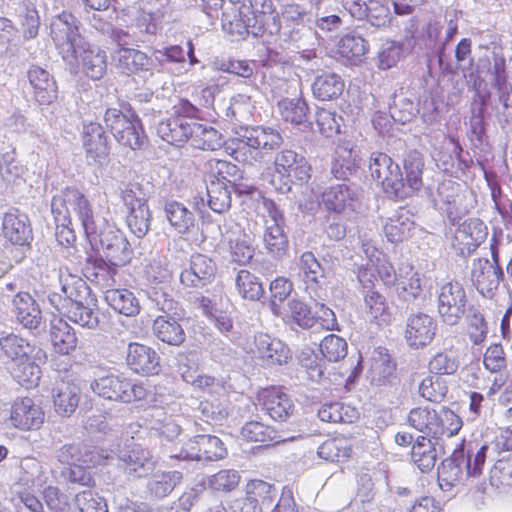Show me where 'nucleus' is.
<instances>
[{
	"label": "nucleus",
	"instance_id": "obj_18",
	"mask_svg": "<svg viewBox=\"0 0 512 512\" xmlns=\"http://www.w3.org/2000/svg\"><path fill=\"white\" fill-rule=\"evenodd\" d=\"M483 367L491 374H498L489 387L488 394L494 395L506 384L508 373V359L503 345L499 342L491 343L483 353Z\"/></svg>",
	"mask_w": 512,
	"mask_h": 512
},
{
	"label": "nucleus",
	"instance_id": "obj_27",
	"mask_svg": "<svg viewBox=\"0 0 512 512\" xmlns=\"http://www.w3.org/2000/svg\"><path fill=\"white\" fill-rule=\"evenodd\" d=\"M360 168V158L350 142L337 144L331 165V173L337 179H347Z\"/></svg>",
	"mask_w": 512,
	"mask_h": 512
},
{
	"label": "nucleus",
	"instance_id": "obj_29",
	"mask_svg": "<svg viewBox=\"0 0 512 512\" xmlns=\"http://www.w3.org/2000/svg\"><path fill=\"white\" fill-rule=\"evenodd\" d=\"M241 15L248 17V22L252 24V35L260 36L268 28L270 20H275L271 0H249V4H243L241 7Z\"/></svg>",
	"mask_w": 512,
	"mask_h": 512
},
{
	"label": "nucleus",
	"instance_id": "obj_45",
	"mask_svg": "<svg viewBox=\"0 0 512 512\" xmlns=\"http://www.w3.org/2000/svg\"><path fill=\"white\" fill-rule=\"evenodd\" d=\"M241 482V475L235 469H221L210 475L207 479V487L215 493H231L235 491Z\"/></svg>",
	"mask_w": 512,
	"mask_h": 512
},
{
	"label": "nucleus",
	"instance_id": "obj_59",
	"mask_svg": "<svg viewBox=\"0 0 512 512\" xmlns=\"http://www.w3.org/2000/svg\"><path fill=\"white\" fill-rule=\"evenodd\" d=\"M181 478L182 475L178 471L158 473L154 476V479L149 482L148 487L155 497L163 498L172 492Z\"/></svg>",
	"mask_w": 512,
	"mask_h": 512
},
{
	"label": "nucleus",
	"instance_id": "obj_48",
	"mask_svg": "<svg viewBox=\"0 0 512 512\" xmlns=\"http://www.w3.org/2000/svg\"><path fill=\"white\" fill-rule=\"evenodd\" d=\"M57 458L62 464L71 465L77 461L87 465V467H94L96 465L94 451L74 443L61 446L58 450Z\"/></svg>",
	"mask_w": 512,
	"mask_h": 512
},
{
	"label": "nucleus",
	"instance_id": "obj_22",
	"mask_svg": "<svg viewBox=\"0 0 512 512\" xmlns=\"http://www.w3.org/2000/svg\"><path fill=\"white\" fill-rule=\"evenodd\" d=\"M465 443L463 438L452 451L449 458L442 461L438 467V482L442 489L449 490L463 478V465L465 461Z\"/></svg>",
	"mask_w": 512,
	"mask_h": 512
},
{
	"label": "nucleus",
	"instance_id": "obj_24",
	"mask_svg": "<svg viewBox=\"0 0 512 512\" xmlns=\"http://www.w3.org/2000/svg\"><path fill=\"white\" fill-rule=\"evenodd\" d=\"M487 226L478 218L465 220L457 229L455 241L461 254H471L486 239Z\"/></svg>",
	"mask_w": 512,
	"mask_h": 512
},
{
	"label": "nucleus",
	"instance_id": "obj_26",
	"mask_svg": "<svg viewBox=\"0 0 512 512\" xmlns=\"http://www.w3.org/2000/svg\"><path fill=\"white\" fill-rule=\"evenodd\" d=\"M116 67L123 73L148 72L154 67V60L145 52L128 47H119L113 54Z\"/></svg>",
	"mask_w": 512,
	"mask_h": 512
},
{
	"label": "nucleus",
	"instance_id": "obj_17",
	"mask_svg": "<svg viewBox=\"0 0 512 512\" xmlns=\"http://www.w3.org/2000/svg\"><path fill=\"white\" fill-rule=\"evenodd\" d=\"M58 313L54 315L49 324V340L52 350L60 356L72 355L78 346L76 331Z\"/></svg>",
	"mask_w": 512,
	"mask_h": 512
},
{
	"label": "nucleus",
	"instance_id": "obj_40",
	"mask_svg": "<svg viewBox=\"0 0 512 512\" xmlns=\"http://www.w3.org/2000/svg\"><path fill=\"white\" fill-rule=\"evenodd\" d=\"M364 306L371 323L381 326L390 322V308L386 298L378 291L371 290L365 294Z\"/></svg>",
	"mask_w": 512,
	"mask_h": 512
},
{
	"label": "nucleus",
	"instance_id": "obj_41",
	"mask_svg": "<svg viewBox=\"0 0 512 512\" xmlns=\"http://www.w3.org/2000/svg\"><path fill=\"white\" fill-rule=\"evenodd\" d=\"M191 137L188 142L195 149L216 150L221 145V134L213 127L192 122Z\"/></svg>",
	"mask_w": 512,
	"mask_h": 512
},
{
	"label": "nucleus",
	"instance_id": "obj_15",
	"mask_svg": "<svg viewBox=\"0 0 512 512\" xmlns=\"http://www.w3.org/2000/svg\"><path fill=\"white\" fill-rule=\"evenodd\" d=\"M217 272V264L211 257L195 253L190 258L189 267L181 272L180 280L187 287L202 288L215 280Z\"/></svg>",
	"mask_w": 512,
	"mask_h": 512
},
{
	"label": "nucleus",
	"instance_id": "obj_42",
	"mask_svg": "<svg viewBox=\"0 0 512 512\" xmlns=\"http://www.w3.org/2000/svg\"><path fill=\"white\" fill-rule=\"evenodd\" d=\"M165 214L170 225L179 234L188 233L194 227V215L182 203L177 201L167 202Z\"/></svg>",
	"mask_w": 512,
	"mask_h": 512
},
{
	"label": "nucleus",
	"instance_id": "obj_49",
	"mask_svg": "<svg viewBox=\"0 0 512 512\" xmlns=\"http://www.w3.org/2000/svg\"><path fill=\"white\" fill-rule=\"evenodd\" d=\"M0 347L12 362L30 356L34 350L27 340L13 333L0 339Z\"/></svg>",
	"mask_w": 512,
	"mask_h": 512
},
{
	"label": "nucleus",
	"instance_id": "obj_12",
	"mask_svg": "<svg viewBox=\"0 0 512 512\" xmlns=\"http://www.w3.org/2000/svg\"><path fill=\"white\" fill-rule=\"evenodd\" d=\"M467 295L464 286L458 281L442 284L437 293V309L442 321L456 325L466 311Z\"/></svg>",
	"mask_w": 512,
	"mask_h": 512
},
{
	"label": "nucleus",
	"instance_id": "obj_61",
	"mask_svg": "<svg viewBox=\"0 0 512 512\" xmlns=\"http://www.w3.org/2000/svg\"><path fill=\"white\" fill-rule=\"evenodd\" d=\"M28 79L34 92L51 95L57 92L56 82L48 71L39 66H33L28 71Z\"/></svg>",
	"mask_w": 512,
	"mask_h": 512
},
{
	"label": "nucleus",
	"instance_id": "obj_4",
	"mask_svg": "<svg viewBox=\"0 0 512 512\" xmlns=\"http://www.w3.org/2000/svg\"><path fill=\"white\" fill-rule=\"evenodd\" d=\"M103 374L90 383L91 391L101 399L130 404L146 401L151 396L148 385L110 367H101Z\"/></svg>",
	"mask_w": 512,
	"mask_h": 512
},
{
	"label": "nucleus",
	"instance_id": "obj_50",
	"mask_svg": "<svg viewBox=\"0 0 512 512\" xmlns=\"http://www.w3.org/2000/svg\"><path fill=\"white\" fill-rule=\"evenodd\" d=\"M436 412V409L428 406L415 407L410 410L407 420L411 427L431 438Z\"/></svg>",
	"mask_w": 512,
	"mask_h": 512
},
{
	"label": "nucleus",
	"instance_id": "obj_58",
	"mask_svg": "<svg viewBox=\"0 0 512 512\" xmlns=\"http://www.w3.org/2000/svg\"><path fill=\"white\" fill-rule=\"evenodd\" d=\"M241 434L245 440L259 442L265 446L272 444L276 438L274 429L258 421L247 422Z\"/></svg>",
	"mask_w": 512,
	"mask_h": 512
},
{
	"label": "nucleus",
	"instance_id": "obj_28",
	"mask_svg": "<svg viewBox=\"0 0 512 512\" xmlns=\"http://www.w3.org/2000/svg\"><path fill=\"white\" fill-rule=\"evenodd\" d=\"M123 265H115L114 261L105 260L102 256H89L86 262L87 278L102 288L111 289L116 281L115 275L118 268Z\"/></svg>",
	"mask_w": 512,
	"mask_h": 512
},
{
	"label": "nucleus",
	"instance_id": "obj_62",
	"mask_svg": "<svg viewBox=\"0 0 512 512\" xmlns=\"http://www.w3.org/2000/svg\"><path fill=\"white\" fill-rule=\"evenodd\" d=\"M228 251L230 260L238 265L248 264L254 254V249L244 233L228 241Z\"/></svg>",
	"mask_w": 512,
	"mask_h": 512
},
{
	"label": "nucleus",
	"instance_id": "obj_30",
	"mask_svg": "<svg viewBox=\"0 0 512 512\" xmlns=\"http://www.w3.org/2000/svg\"><path fill=\"white\" fill-rule=\"evenodd\" d=\"M368 49V42L363 37L347 34L338 41L336 55L342 63L356 66L364 61Z\"/></svg>",
	"mask_w": 512,
	"mask_h": 512
},
{
	"label": "nucleus",
	"instance_id": "obj_20",
	"mask_svg": "<svg viewBox=\"0 0 512 512\" xmlns=\"http://www.w3.org/2000/svg\"><path fill=\"white\" fill-rule=\"evenodd\" d=\"M80 398V386L71 379L61 378L52 391L54 410L62 417H70L76 411Z\"/></svg>",
	"mask_w": 512,
	"mask_h": 512
},
{
	"label": "nucleus",
	"instance_id": "obj_63",
	"mask_svg": "<svg viewBox=\"0 0 512 512\" xmlns=\"http://www.w3.org/2000/svg\"><path fill=\"white\" fill-rule=\"evenodd\" d=\"M458 368V359L446 351L436 353L428 363L430 373L439 376L453 375L457 372Z\"/></svg>",
	"mask_w": 512,
	"mask_h": 512
},
{
	"label": "nucleus",
	"instance_id": "obj_57",
	"mask_svg": "<svg viewBox=\"0 0 512 512\" xmlns=\"http://www.w3.org/2000/svg\"><path fill=\"white\" fill-rule=\"evenodd\" d=\"M418 391L425 400L440 403L446 397L448 387L442 379L428 375L420 382Z\"/></svg>",
	"mask_w": 512,
	"mask_h": 512
},
{
	"label": "nucleus",
	"instance_id": "obj_7",
	"mask_svg": "<svg viewBox=\"0 0 512 512\" xmlns=\"http://www.w3.org/2000/svg\"><path fill=\"white\" fill-rule=\"evenodd\" d=\"M51 36L63 60L75 71L78 66V52L85 48V40L79 32V21L69 12H62L51 22Z\"/></svg>",
	"mask_w": 512,
	"mask_h": 512
},
{
	"label": "nucleus",
	"instance_id": "obj_31",
	"mask_svg": "<svg viewBox=\"0 0 512 512\" xmlns=\"http://www.w3.org/2000/svg\"><path fill=\"white\" fill-rule=\"evenodd\" d=\"M204 177L207 182H219L231 185L235 181H242L243 171L227 160L211 158L204 164Z\"/></svg>",
	"mask_w": 512,
	"mask_h": 512
},
{
	"label": "nucleus",
	"instance_id": "obj_52",
	"mask_svg": "<svg viewBox=\"0 0 512 512\" xmlns=\"http://www.w3.org/2000/svg\"><path fill=\"white\" fill-rule=\"evenodd\" d=\"M310 86L314 96H341L345 84L336 74H324L318 76Z\"/></svg>",
	"mask_w": 512,
	"mask_h": 512
},
{
	"label": "nucleus",
	"instance_id": "obj_10",
	"mask_svg": "<svg viewBox=\"0 0 512 512\" xmlns=\"http://www.w3.org/2000/svg\"><path fill=\"white\" fill-rule=\"evenodd\" d=\"M93 235L88 234V241L91 245L100 247L109 261L115 265H126L131 259L129 242L120 230L106 224L100 228L93 214Z\"/></svg>",
	"mask_w": 512,
	"mask_h": 512
},
{
	"label": "nucleus",
	"instance_id": "obj_46",
	"mask_svg": "<svg viewBox=\"0 0 512 512\" xmlns=\"http://www.w3.org/2000/svg\"><path fill=\"white\" fill-rule=\"evenodd\" d=\"M352 449L344 437L325 440L318 448V455L330 462H342L351 455Z\"/></svg>",
	"mask_w": 512,
	"mask_h": 512
},
{
	"label": "nucleus",
	"instance_id": "obj_13",
	"mask_svg": "<svg viewBox=\"0 0 512 512\" xmlns=\"http://www.w3.org/2000/svg\"><path fill=\"white\" fill-rule=\"evenodd\" d=\"M7 421L12 428L19 431H36L45 422V411L32 397H17L10 404Z\"/></svg>",
	"mask_w": 512,
	"mask_h": 512
},
{
	"label": "nucleus",
	"instance_id": "obj_32",
	"mask_svg": "<svg viewBox=\"0 0 512 512\" xmlns=\"http://www.w3.org/2000/svg\"><path fill=\"white\" fill-rule=\"evenodd\" d=\"M431 438L436 442L456 436L463 427V419L447 406H442L436 412Z\"/></svg>",
	"mask_w": 512,
	"mask_h": 512
},
{
	"label": "nucleus",
	"instance_id": "obj_19",
	"mask_svg": "<svg viewBox=\"0 0 512 512\" xmlns=\"http://www.w3.org/2000/svg\"><path fill=\"white\" fill-rule=\"evenodd\" d=\"M358 194L345 183L331 185L321 194V204L324 208L335 214L355 211Z\"/></svg>",
	"mask_w": 512,
	"mask_h": 512
},
{
	"label": "nucleus",
	"instance_id": "obj_33",
	"mask_svg": "<svg viewBox=\"0 0 512 512\" xmlns=\"http://www.w3.org/2000/svg\"><path fill=\"white\" fill-rule=\"evenodd\" d=\"M152 330L157 339L171 346H180L186 340L182 325L168 314L157 316L153 321Z\"/></svg>",
	"mask_w": 512,
	"mask_h": 512
},
{
	"label": "nucleus",
	"instance_id": "obj_5",
	"mask_svg": "<svg viewBox=\"0 0 512 512\" xmlns=\"http://www.w3.org/2000/svg\"><path fill=\"white\" fill-rule=\"evenodd\" d=\"M103 121L106 129L124 147L141 149L147 141L143 124L129 104H121L119 108H107Z\"/></svg>",
	"mask_w": 512,
	"mask_h": 512
},
{
	"label": "nucleus",
	"instance_id": "obj_44",
	"mask_svg": "<svg viewBox=\"0 0 512 512\" xmlns=\"http://www.w3.org/2000/svg\"><path fill=\"white\" fill-rule=\"evenodd\" d=\"M129 30L137 41L151 42L158 32V19L154 13L142 10L137 14Z\"/></svg>",
	"mask_w": 512,
	"mask_h": 512
},
{
	"label": "nucleus",
	"instance_id": "obj_1",
	"mask_svg": "<svg viewBox=\"0 0 512 512\" xmlns=\"http://www.w3.org/2000/svg\"><path fill=\"white\" fill-rule=\"evenodd\" d=\"M403 172L399 165L384 152H373L369 158V173L387 197L402 201L413 197L423 188L425 159L417 150L403 159Z\"/></svg>",
	"mask_w": 512,
	"mask_h": 512
},
{
	"label": "nucleus",
	"instance_id": "obj_43",
	"mask_svg": "<svg viewBox=\"0 0 512 512\" xmlns=\"http://www.w3.org/2000/svg\"><path fill=\"white\" fill-rule=\"evenodd\" d=\"M245 495L262 510L273 504L277 491L272 484L262 479H251L245 485Z\"/></svg>",
	"mask_w": 512,
	"mask_h": 512
},
{
	"label": "nucleus",
	"instance_id": "obj_6",
	"mask_svg": "<svg viewBox=\"0 0 512 512\" xmlns=\"http://www.w3.org/2000/svg\"><path fill=\"white\" fill-rule=\"evenodd\" d=\"M314 17L310 11L302 8L299 4L290 5V42H295L296 50L290 57V64L296 68L302 62L309 63L315 57L314 49L317 42L313 30Z\"/></svg>",
	"mask_w": 512,
	"mask_h": 512
},
{
	"label": "nucleus",
	"instance_id": "obj_2",
	"mask_svg": "<svg viewBox=\"0 0 512 512\" xmlns=\"http://www.w3.org/2000/svg\"><path fill=\"white\" fill-rule=\"evenodd\" d=\"M51 211L56 223V238L59 244L69 247L76 242L71 211L81 223L86 238L93 235V206L88 197L77 187L68 186L52 198Z\"/></svg>",
	"mask_w": 512,
	"mask_h": 512
},
{
	"label": "nucleus",
	"instance_id": "obj_39",
	"mask_svg": "<svg viewBox=\"0 0 512 512\" xmlns=\"http://www.w3.org/2000/svg\"><path fill=\"white\" fill-rule=\"evenodd\" d=\"M411 458L414 464L423 473L430 472L437 460V453L431 439L426 436H418L412 445Z\"/></svg>",
	"mask_w": 512,
	"mask_h": 512
},
{
	"label": "nucleus",
	"instance_id": "obj_53",
	"mask_svg": "<svg viewBox=\"0 0 512 512\" xmlns=\"http://www.w3.org/2000/svg\"><path fill=\"white\" fill-rule=\"evenodd\" d=\"M396 285L399 297L406 301L416 299L422 291L420 275L412 267L400 275Z\"/></svg>",
	"mask_w": 512,
	"mask_h": 512
},
{
	"label": "nucleus",
	"instance_id": "obj_8",
	"mask_svg": "<svg viewBox=\"0 0 512 512\" xmlns=\"http://www.w3.org/2000/svg\"><path fill=\"white\" fill-rule=\"evenodd\" d=\"M281 142L282 137L273 129L259 126L245 128L243 134L236 139V147L230 155L238 162L251 163L260 150H274Z\"/></svg>",
	"mask_w": 512,
	"mask_h": 512
},
{
	"label": "nucleus",
	"instance_id": "obj_38",
	"mask_svg": "<svg viewBox=\"0 0 512 512\" xmlns=\"http://www.w3.org/2000/svg\"><path fill=\"white\" fill-rule=\"evenodd\" d=\"M104 298L111 308L125 316H136L140 312L138 299L127 289H107Z\"/></svg>",
	"mask_w": 512,
	"mask_h": 512
},
{
	"label": "nucleus",
	"instance_id": "obj_51",
	"mask_svg": "<svg viewBox=\"0 0 512 512\" xmlns=\"http://www.w3.org/2000/svg\"><path fill=\"white\" fill-rule=\"evenodd\" d=\"M229 185L219 182H207L208 204L217 213H223L231 207V192Z\"/></svg>",
	"mask_w": 512,
	"mask_h": 512
},
{
	"label": "nucleus",
	"instance_id": "obj_34",
	"mask_svg": "<svg viewBox=\"0 0 512 512\" xmlns=\"http://www.w3.org/2000/svg\"><path fill=\"white\" fill-rule=\"evenodd\" d=\"M83 72L93 80L101 79L107 70L106 52L97 47H91L85 42V48L79 50Z\"/></svg>",
	"mask_w": 512,
	"mask_h": 512
},
{
	"label": "nucleus",
	"instance_id": "obj_54",
	"mask_svg": "<svg viewBox=\"0 0 512 512\" xmlns=\"http://www.w3.org/2000/svg\"><path fill=\"white\" fill-rule=\"evenodd\" d=\"M236 287L239 294L248 300H258L264 293L258 278L248 270H240L236 277Z\"/></svg>",
	"mask_w": 512,
	"mask_h": 512
},
{
	"label": "nucleus",
	"instance_id": "obj_36",
	"mask_svg": "<svg viewBox=\"0 0 512 512\" xmlns=\"http://www.w3.org/2000/svg\"><path fill=\"white\" fill-rule=\"evenodd\" d=\"M414 228V221L408 215V211L399 209L395 214L388 218L384 225V234L391 243H400L411 236Z\"/></svg>",
	"mask_w": 512,
	"mask_h": 512
},
{
	"label": "nucleus",
	"instance_id": "obj_11",
	"mask_svg": "<svg viewBox=\"0 0 512 512\" xmlns=\"http://www.w3.org/2000/svg\"><path fill=\"white\" fill-rule=\"evenodd\" d=\"M127 369L142 377L158 376L163 371L162 358L152 346L141 342H130L125 352Z\"/></svg>",
	"mask_w": 512,
	"mask_h": 512
},
{
	"label": "nucleus",
	"instance_id": "obj_3",
	"mask_svg": "<svg viewBox=\"0 0 512 512\" xmlns=\"http://www.w3.org/2000/svg\"><path fill=\"white\" fill-rule=\"evenodd\" d=\"M61 287L59 291L52 292L48 301L55 311L71 322L94 329L99 325V318L90 302L91 289L87 283L75 275H66L60 278Z\"/></svg>",
	"mask_w": 512,
	"mask_h": 512
},
{
	"label": "nucleus",
	"instance_id": "obj_25",
	"mask_svg": "<svg viewBox=\"0 0 512 512\" xmlns=\"http://www.w3.org/2000/svg\"><path fill=\"white\" fill-rule=\"evenodd\" d=\"M12 313L28 329H36L42 322L41 309L28 292L17 293L12 300Z\"/></svg>",
	"mask_w": 512,
	"mask_h": 512
},
{
	"label": "nucleus",
	"instance_id": "obj_16",
	"mask_svg": "<svg viewBox=\"0 0 512 512\" xmlns=\"http://www.w3.org/2000/svg\"><path fill=\"white\" fill-rule=\"evenodd\" d=\"M0 235L5 239L6 245H29L33 234L28 217L18 209L6 212L3 215Z\"/></svg>",
	"mask_w": 512,
	"mask_h": 512
},
{
	"label": "nucleus",
	"instance_id": "obj_35",
	"mask_svg": "<svg viewBox=\"0 0 512 512\" xmlns=\"http://www.w3.org/2000/svg\"><path fill=\"white\" fill-rule=\"evenodd\" d=\"M8 369L12 378L26 389L38 386L42 375L40 366L31 359V355L13 361Z\"/></svg>",
	"mask_w": 512,
	"mask_h": 512
},
{
	"label": "nucleus",
	"instance_id": "obj_14",
	"mask_svg": "<svg viewBox=\"0 0 512 512\" xmlns=\"http://www.w3.org/2000/svg\"><path fill=\"white\" fill-rule=\"evenodd\" d=\"M504 273L501 266H493L487 258L473 260L471 281L476 290L487 299H493Z\"/></svg>",
	"mask_w": 512,
	"mask_h": 512
},
{
	"label": "nucleus",
	"instance_id": "obj_47",
	"mask_svg": "<svg viewBox=\"0 0 512 512\" xmlns=\"http://www.w3.org/2000/svg\"><path fill=\"white\" fill-rule=\"evenodd\" d=\"M263 405L268 415L275 421L282 422L288 417V398L276 388L266 390Z\"/></svg>",
	"mask_w": 512,
	"mask_h": 512
},
{
	"label": "nucleus",
	"instance_id": "obj_64",
	"mask_svg": "<svg viewBox=\"0 0 512 512\" xmlns=\"http://www.w3.org/2000/svg\"><path fill=\"white\" fill-rule=\"evenodd\" d=\"M320 351L323 357L328 361L337 362L346 356L347 343L343 338L335 334H330L325 336L321 341Z\"/></svg>",
	"mask_w": 512,
	"mask_h": 512
},
{
	"label": "nucleus",
	"instance_id": "obj_9",
	"mask_svg": "<svg viewBox=\"0 0 512 512\" xmlns=\"http://www.w3.org/2000/svg\"><path fill=\"white\" fill-rule=\"evenodd\" d=\"M177 115L161 121L157 126L158 135L167 143L181 146L191 137L192 122L188 118H200L201 111L188 99L181 98L176 110Z\"/></svg>",
	"mask_w": 512,
	"mask_h": 512
},
{
	"label": "nucleus",
	"instance_id": "obj_37",
	"mask_svg": "<svg viewBox=\"0 0 512 512\" xmlns=\"http://www.w3.org/2000/svg\"><path fill=\"white\" fill-rule=\"evenodd\" d=\"M363 251L372 263L377 280L385 286L394 285L397 280L396 272L388 257L369 243L363 244Z\"/></svg>",
	"mask_w": 512,
	"mask_h": 512
},
{
	"label": "nucleus",
	"instance_id": "obj_21",
	"mask_svg": "<svg viewBox=\"0 0 512 512\" xmlns=\"http://www.w3.org/2000/svg\"><path fill=\"white\" fill-rule=\"evenodd\" d=\"M437 324L427 314L411 315L407 321L405 338L410 347L421 348L432 342L435 337Z\"/></svg>",
	"mask_w": 512,
	"mask_h": 512
},
{
	"label": "nucleus",
	"instance_id": "obj_23",
	"mask_svg": "<svg viewBox=\"0 0 512 512\" xmlns=\"http://www.w3.org/2000/svg\"><path fill=\"white\" fill-rule=\"evenodd\" d=\"M83 147L86 157L96 163L106 161L110 154V146L103 127L96 122L83 126Z\"/></svg>",
	"mask_w": 512,
	"mask_h": 512
},
{
	"label": "nucleus",
	"instance_id": "obj_55",
	"mask_svg": "<svg viewBox=\"0 0 512 512\" xmlns=\"http://www.w3.org/2000/svg\"><path fill=\"white\" fill-rule=\"evenodd\" d=\"M123 460L127 469L130 472L138 473L139 477L143 475L141 470L145 471L146 467L150 468L152 465L151 452L139 444H134L124 455Z\"/></svg>",
	"mask_w": 512,
	"mask_h": 512
},
{
	"label": "nucleus",
	"instance_id": "obj_60",
	"mask_svg": "<svg viewBox=\"0 0 512 512\" xmlns=\"http://www.w3.org/2000/svg\"><path fill=\"white\" fill-rule=\"evenodd\" d=\"M19 18L24 37L26 39L35 38L40 26V17L31 2L23 1L20 4Z\"/></svg>",
	"mask_w": 512,
	"mask_h": 512
},
{
	"label": "nucleus",
	"instance_id": "obj_56",
	"mask_svg": "<svg viewBox=\"0 0 512 512\" xmlns=\"http://www.w3.org/2000/svg\"><path fill=\"white\" fill-rule=\"evenodd\" d=\"M151 212L148 204L133 209H128L126 222L130 231L138 238L143 237L149 230Z\"/></svg>",
	"mask_w": 512,
	"mask_h": 512
}]
</instances>
